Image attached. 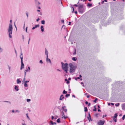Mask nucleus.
I'll use <instances>...</instances> for the list:
<instances>
[{
  "mask_svg": "<svg viewBox=\"0 0 125 125\" xmlns=\"http://www.w3.org/2000/svg\"><path fill=\"white\" fill-rule=\"evenodd\" d=\"M12 20H10V23L9 24V28L8 29V33L9 35V37L10 38H11L12 36L11 35L12 33V31L13 30V27L12 24Z\"/></svg>",
  "mask_w": 125,
  "mask_h": 125,
  "instance_id": "1",
  "label": "nucleus"
},
{
  "mask_svg": "<svg viewBox=\"0 0 125 125\" xmlns=\"http://www.w3.org/2000/svg\"><path fill=\"white\" fill-rule=\"evenodd\" d=\"M62 64V69L66 72L67 73L68 72V64L67 63H64L62 62H61Z\"/></svg>",
  "mask_w": 125,
  "mask_h": 125,
  "instance_id": "2",
  "label": "nucleus"
},
{
  "mask_svg": "<svg viewBox=\"0 0 125 125\" xmlns=\"http://www.w3.org/2000/svg\"><path fill=\"white\" fill-rule=\"evenodd\" d=\"M69 65L70 67V73H73L75 72V70L76 68V66H74L72 63H69Z\"/></svg>",
  "mask_w": 125,
  "mask_h": 125,
  "instance_id": "3",
  "label": "nucleus"
},
{
  "mask_svg": "<svg viewBox=\"0 0 125 125\" xmlns=\"http://www.w3.org/2000/svg\"><path fill=\"white\" fill-rule=\"evenodd\" d=\"M79 6L78 8V11L81 13H82L83 12V4L80 5L79 4Z\"/></svg>",
  "mask_w": 125,
  "mask_h": 125,
  "instance_id": "4",
  "label": "nucleus"
},
{
  "mask_svg": "<svg viewBox=\"0 0 125 125\" xmlns=\"http://www.w3.org/2000/svg\"><path fill=\"white\" fill-rule=\"evenodd\" d=\"M104 122H105L104 120L103 121L100 120L99 122H97V124L98 125H103L104 124Z\"/></svg>",
  "mask_w": 125,
  "mask_h": 125,
  "instance_id": "5",
  "label": "nucleus"
},
{
  "mask_svg": "<svg viewBox=\"0 0 125 125\" xmlns=\"http://www.w3.org/2000/svg\"><path fill=\"white\" fill-rule=\"evenodd\" d=\"M88 119L89 120V122H90V121H92V120L91 118V115H90L89 112V113L88 116L87 117Z\"/></svg>",
  "mask_w": 125,
  "mask_h": 125,
  "instance_id": "6",
  "label": "nucleus"
},
{
  "mask_svg": "<svg viewBox=\"0 0 125 125\" xmlns=\"http://www.w3.org/2000/svg\"><path fill=\"white\" fill-rule=\"evenodd\" d=\"M21 65L20 69L21 70L22 69H23L24 68V65L23 62V61H21Z\"/></svg>",
  "mask_w": 125,
  "mask_h": 125,
  "instance_id": "7",
  "label": "nucleus"
},
{
  "mask_svg": "<svg viewBox=\"0 0 125 125\" xmlns=\"http://www.w3.org/2000/svg\"><path fill=\"white\" fill-rule=\"evenodd\" d=\"M23 54L22 52V51L21 52V55L20 56V57L21 59V61H23Z\"/></svg>",
  "mask_w": 125,
  "mask_h": 125,
  "instance_id": "8",
  "label": "nucleus"
},
{
  "mask_svg": "<svg viewBox=\"0 0 125 125\" xmlns=\"http://www.w3.org/2000/svg\"><path fill=\"white\" fill-rule=\"evenodd\" d=\"M39 27V25L38 24L37 25H35L34 27H32V29L33 30H34L35 28H37Z\"/></svg>",
  "mask_w": 125,
  "mask_h": 125,
  "instance_id": "9",
  "label": "nucleus"
},
{
  "mask_svg": "<svg viewBox=\"0 0 125 125\" xmlns=\"http://www.w3.org/2000/svg\"><path fill=\"white\" fill-rule=\"evenodd\" d=\"M64 98V97L63 96V95H61V96H60V100H61Z\"/></svg>",
  "mask_w": 125,
  "mask_h": 125,
  "instance_id": "10",
  "label": "nucleus"
},
{
  "mask_svg": "<svg viewBox=\"0 0 125 125\" xmlns=\"http://www.w3.org/2000/svg\"><path fill=\"white\" fill-rule=\"evenodd\" d=\"M41 31L42 32H43L44 31V28L42 25L41 26Z\"/></svg>",
  "mask_w": 125,
  "mask_h": 125,
  "instance_id": "11",
  "label": "nucleus"
},
{
  "mask_svg": "<svg viewBox=\"0 0 125 125\" xmlns=\"http://www.w3.org/2000/svg\"><path fill=\"white\" fill-rule=\"evenodd\" d=\"M46 61L48 62H49L51 64V60L49 58L47 59H46Z\"/></svg>",
  "mask_w": 125,
  "mask_h": 125,
  "instance_id": "12",
  "label": "nucleus"
},
{
  "mask_svg": "<svg viewBox=\"0 0 125 125\" xmlns=\"http://www.w3.org/2000/svg\"><path fill=\"white\" fill-rule=\"evenodd\" d=\"M122 107L123 109H125V103L122 104Z\"/></svg>",
  "mask_w": 125,
  "mask_h": 125,
  "instance_id": "13",
  "label": "nucleus"
},
{
  "mask_svg": "<svg viewBox=\"0 0 125 125\" xmlns=\"http://www.w3.org/2000/svg\"><path fill=\"white\" fill-rule=\"evenodd\" d=\"M35 3L37 5H39L40 3L37 0H35Z\"/></svg>",
  "mask_w": 125,
  "mask_h": 125,
  "instance_id": "14",
  "label": "nucleus"
},
{
  "mask_svg": "<svg viewBox=\"0 0 125 125\" xmlns=\"http://www.w3.org/2000/svg\"><path fill=\"white\" fill-rule=\"evenodd\" d=\"M50 123H51L52 125H53L54 124V125H56V122H53L51 121H50Z\"/></svg>",
  "mask_w": 125,
  "mask_h": 125,
  "instance_id": "15",
  "label": "nucleus"
},
{
  "mask_svg": "<svg viewBox=\"0 0 125 125\" xmlns=\"http://www.w3.org/2000/svg\"><path fill=\"white\" fill-rule=\"evenodd\" d=\"M14 89L17 91H18L19 90V89L18 88V86H15Z\"/></svg>",
  "mask_w": 125,
  "mask_h": 125,
  "instance_id": "16",
  "label": "nucleus"
},
{
  "mask_svg": "<svg viewBox=\"0 0 125 125\" xmlns=\"http://www.w3.org/2000/svg\"><path fill=\"white\" fill-rule=\"evenodd\" d=\"M72 59L73 60L75 61H76L77 60V58L76 57H73L72 58Z\"/></svg>",
  "mask_w": 125,
  "mask_h": 125,
  "instance_id": "17",
  "label": "nucleus"
},
{
  "mask_svg": "<svg viewBox=\"0 0 125 125\" xmlns=\"http://www.w3.org/2000/svg\"><path fill=\"white\" fill-rule=\"evenodd\" d=\"M92 4H90L89 3H88L87 4V6L88 7H91L92 6Z\"/></svg>",
  "mask_w": 125,
  "mask_h": 125,
  "instance_id": "18",
  "label": "nucleus"
},
{
  "mask_svg": "<svg viewBox=\"0 0 125 125\" xmlns=\"http://www.w3.org/2000/svg\"><path fill=\"white\" fill-rule=\"evenodd\" d=\"M17 83H20L21 82V81L20 80V79H17Z\"/></svg>",
  "mask_w": 125,
  "mask_h": 125,
  "instance_id": "19",
  "label": "nucleus"
},
{
  "mask_svg": "<svg viewBox=\"0 0 125 125\" xmlns=\"http://www.w3.org/2000/svg\"><path fill=\"white\" fill-rule=\"evenodd\" d=\"M41 23L42 24H45V21L44 20H42L41 21Z\"/></svg>",
  "mask_w": 125,
  "mask_h": 125,
  "instance_id": "20",
  "label": "nucleus"
},
{
  "mask_svg": "<svg viewBox=\"0 0 125 125\" xmlns=\"http://www.w3.org/2000/svg\"><path fill=\"white\" fill-rule=\"evenodd\" d=\"M84 111L85 112H87V111L88 109L87 107H84Z\"/></svg>",
  "mask_w": 125,
  "mask_h": 125,
  "instance_id": "21",
  "label": "nucleus"
},
{
  "mask_svg": "<svg viewBox=\"0 0 125 125\" xmlns=\"http://www.w3.org/2000/svg\"><path fill=\"white\" fill-rule=\"evenodd\" d=\"M117 114L116 113L115 114L114 116L113 117V118H116L117 117Z\"/></svg>",
  "mask_w": 125,
  "mask_h": 125,
  "instance_id": "22",
  "label": "nucleus"
},
{
  "mask_svg": "<svg viewBox=\"0 0 125 125\" xmlns=\"http://www.w3.org/2000/svg\"><path fill=\"white\" fill-rule=\"evenodd\" d=\"M98 100V99L97 98H95V100H94L93 102L94 103H96V101Z\"/></svg>",
  "mask_w": 125,
  "mask_h": 125,
  "instance_id": "23",
  "label": "nucleus"
},
{
  "mask_svg": "<svg viewBox=\"0 0 125 125\" xmlns=\"http://www.w3.org/2000/svg\"><path fill=\"white\" fill-rule=\"evenodd\" d=\"M56 122L58 123H60V118L58 119L56 121Z\"/></svg>",
  "mask_w": 125,
  "mask_h": 125,
  "instance_id": "24",
  "label": "nucleus"
},
{
  "mask_svg": "<svg viewBox=\"0 0 125 125\" xmlns=\"http://www.w3.org/2000/svg\"><path fill=\"white\" fill-rule=\"evenodd\" d=\"M63 94H66L67 93V92L65 91V90H64L63 92Z\"/></svg>",
  "mask_w": 125,
  "mask_h": 125,
  "instance_id": "25",
  "label": "nucleus"
},
{
  "mask_svg": "<svg viewBox=\"0 0 125 125\" xmlns=\"http://www.w3.org/2000/svg\"><path fill=\"white\" fill-rule=\"evenodd\" d=\"M70 95V94H67L65 95V96L66 97H68Z\"/></svg>",
  "mask_w": 125,
  "mask_h": 125,
  "instance_id": "26",
  "label": "nucleus"
},
{
  "mask_svg": "<svg viewBox=\"0 0 125 125\" xmlns=\"http://www.w3.org/2000/svg\"><path fill=\"white\" fill-rule=\"evenodd\" d=\"M119 103H117L115 104V105L116 106H118L119 105Z\"/></svg>",
  "mask_w": 125,
  "mask_h": 125,
  "instance_id": "27",
  "label": "nucleus"
},
{
  "mask_svg": "<svg viewBox=\"0 0 125 125\" xmlns=\"http://www.w3.org/2000/svg\"><path fill=\"white\" fill-rule=\"evenodd\" d=\"M113 120L115 122H116L117 121L116 120V118H113Z\"/></svg>",
  "mask_w": 125,
  "mask_h": 125,
  "instance_id": "28",
  "label": "nucleus"
},
{
  "mask_svg": "<svg viewBox=\"0 0 125 125\" xmlns=\"http://www.w3.org/2000/svg\"><path fill=\"white\" fill-rule=\"evenodd\" d=\"M24 71H25L26 72H30V71L28 69H27V68L26 69V70Z\"/></svg>",
  "mask_w": 125,
  "mask_h": 125,
  "instance_id": "29",
  "label": "nucleus"
},
{
  "mask_svg": "<svg viewBox=\"0 0 125 125\" xmlns=\"http://www.w3.org/2000/svg\"><path fill=\"white\" fill-rule=\"evenodd\" d=\"M24 86L25 87H27L28 86V84L27 83H24Z\"/></svg>",
  "mask_w": 125,
  "mask_h": 125,
  "instance_id": "30",
  "label": "nucleus"
},
{
  "mask_svg": "<svg viewBox=\"0 0 125 125\" xmlns=\"http://www.w3.org/2000/svg\"><path fill=\"white\" fill-rule=\"evenodd\" d=\"M4 102L9 103L10 104H11V102H10V101H4Z\"/></svg>",
  "mask_w": 125,
  "mask_h": 125,
  "instance_id": "31",
  "label": "nucleus"
},
{
  "mask_svg": "<svg viewBox=\"0 0 125 125\" xmlns=\"http://www.w3.org/2000/svg\"><path fill=\"white\" fill-rule=\"evenodd\" d=\"M3 51V49L0 47V52H2Z\"/></svg>",
  "mask_w": 125,
  "mask_h": 125,
  "instance_id": "32",
  "label": "nucleus"
},
{
  "mask_svg": "<svg viewBox=\"0 0 125 125\" xmlns=\"http://www.w3.org/2000/svg\"><path fill=\"white\" fill-rule=\"evenodd\" d=\"M76 49L75 48H74V52L73 53V55H75L76 54Z\"/></svg>",
  "mask_w": 125,
  "mask_h": 125,
  "instance_id": "33",
  "label": "nucleus"
},
{
  "mask_svg": "<svg viewBox=\"0 0 125 125\" xmlns=\"http://www.w3.org/2000/svg\"><path fill=\"white\" fill-rule=\"evenodd\" d=\"M125 118V115H123V116L122 117V119L123 120H124Z\"/></svg>",
  "mask_w": 125,
  "mask_h": 125,
  "instance_id": "34",
  "label": "nucleus"
},
{
  "mask_svg": "<svg viewBox=\"0 0 125 125\" xmlns=\"http://www.w3.org/2000/svg\"><path fill=\"white\" fill-rule=\"evenodd\" d=\"M45 54L46 55H48V52L47 51L46 49L45 51Z\"/></svg>",
  "mask_w": 125,
  "mask_h": 125,
  "instance_id": "35",
  "label": "nucleus"
},
{
  "mask_svg": "<svg viewBox=\"0 0 125 125\" xmlns=\"http://www.w3.org/2000/svg\"><path fill=\"white\" fill-rule=\"evenodd\" d=\"M31 99H27V102H29L31 101Z\"/></svg>",
  "mask_w": 125,
  "mask_h": 125,
  "instance_id": "36",
  "label": "nucleus"
},
{
  "mask_svg": "<svg viewBox=\"0 0 125 125\" xmlns=\"http://www.w3.org/2000/svg\"><path fill=\"white\" fill-rule=\"evenodd\" d=\"M98 114H96L95 115V116H96V117H98Z\"/></svg>",
  "mask_w": 125,
  "mask_h": 125,
  "instance_id": "37",
  "label": "nucleus"
},
{
  "mask_svg": "<svg viewBox=\"0 0 125 125\" xmlns=\"http://www.w3.org/2000/svg\"><path fill=\"white\" fill-rule=\"evenodd\" d=\"M29 82V81H25L24 82V83H28Z\"/></svg>",
  "mask_w": 125,
  "mask_h": 125,
  "instance_id": "38",
  "label": "nucleus"
},
{
  "mask_svg": "<svg viewBox=\"0 0 125 125\" xmlns=\"http://www.w3.org/2000/svg\"><path fill=\"white\" fill-rule=\"evenodd\" d=\"M39 62L40 63H41V64H42L43 63V62L42 60H40V61Z\"/></svg>",
  "mask_w": 125,
  "mask_h": 125,
  "instance_id": "39",
  "label": "nucleus"
},
{
  "mask_svg": "<svg viewBox=\"0 0 125 125\" xmlns=\"http://www.w3.org/2000/svg\"><path fill=\"white\" fill-rule=\"evenodd\" d=\"M93 111H96V108H95L94 109H93Z\"/></svg>",
  "mask_w": 125,
  "mask_h": 125,
  "instance_id": "40",
  "label": "nucleus"
},
{
  "mask_svg": "<svg viewBox=\"0 0 125 125\" xmlns=\"http://www.w3.org/2000/svg\"><path fill=\"white\" fill-rule=\"evenodd\" d=\"M62 110L63 111H65V109H64L63 107L62 106Z\"/></svg>",
  "mask_w": 125,
  "mask_h": 125,
  "instance_id": "41",
  "label": "nucleus"
},
{
  "mask_svg": "<svg viewBox=\"0 0 125 125\" xmlns=\"http://www.w3.org/2000/svg\"><path fill=\"white\" fill-rule=\"evenodd\" d=\"M85 103L86 104H88V102L87 101H86Z\"/></svg>",
  "mask_w": 125,
  "mask_h": 125,
  "instance_id": "42",
  "label": "nucleus"
},
{
  "mask_svg": "<svg viewBox=\"0 0 125 125\" xmlns=\"http://www.w3.org/2000/svg\"><path fill=\"white\" fill-rule=\"evenodd\" d=\"M26 72H25V71H24V77H25L26 75Z\"/></svg>",
  "mask_w": 125,
  "mask_h": 125,
  "instance_id": "43",
  "label": "nucleus"
},
{
  "mask_svg": "<svg viewBox=\"0 0 125 125\" xmlns=\"http://www.w3.org/2000/svg\"><path fill=\"white\" fill-rule=\"evenodd\" d=\"M40 20V19L39 18H38L36 20V21L38 22Z\"/></svg>",
  "mask_w": 125,
  "mask_h": 125,
  "instance_id": "44",
  "label": "nucleus"
},
{
  "mask_svg": "<svg viewBox=\"0 0 125 125\" xmlns=\"http://www.w3.org/2000/svg\"><path fill=\"white\" fill-rule=\"evenodd\" d=\"M110 104L112 106L114 105V104L113 103H110Z\"/></svg>",
  "mask_w": 125,
  "mask_h": 125,
  "instance_id": "45",
  "label": "nucleus"
},
{
  "mask_svg": "<svg viewBox=\"0 0 125 125\" xmlns=\"http://www.w3.org/2000/svg\"><path fill=\"white\" fill-rule=\"evenodd\" d=\"M76 6V7H78V5L76 4H75L73 5V6Z\"/></svg>",
  "mask_w": 125,
  "mask_h": 125,
  "instance_id": "46",
  "label": "nucleus"
},
{
  "mask_svg": "<svg viewBox=\"0 0 125 125\" xmlns=\"http://www.w3.org/2000/svg\"><path fill=\"white\" fill-rule=\"evenodd\" d=\"M27 27L26 28V30H25L26 31V32H27V33L28 32L27 31Z\"/></svg>",
  "mask_w": 125,
  "mask_h": 125,
  "instance_id": "47",
  "label": "nucleus"
},
{
  "mask_svg": "<svg viewBox=\"0 0 125 125\" xmlns=\"http://www.w3.org/2000/svg\"><path fill=\"white\" fill-rule=\"evenodd\" d=\"M22 38L23 41L24 39V36L23 35H22Z\"/></svg>",
  "mask_w": 125,
  "mask_h": 125,
  "instance_id": "48",
  "label": "nucleus"
},
{
  "mask_svg": "<svg viewBox=\"0 0 125 125\" xmlns=\"http://www.w3.org/2000/svg\"><path fill=\"white\" fill-rule=\"evenodd\" d=\"M64 115V113L63 111L62 112V115L63 116H62V118H63V116Z\"/></svg>",
  "mask_w": 125,
  "mask_h": 125,
  "instance_id": "49",
  "label": "nucleus"
},
{
  "mask_svg": "<svg viewBox=\"0 0 125 125\" xmlns=\"http://www.w3.org/2000/svg\"><path fill=\"white\" fill-rule=\"evenodd\" d=\"M91 104L90 103H88V105L89 106H90V105Z\"/></svg>",
  "mask_w": 125,
  "mask_h": 125,
  "instance_id": "50",
  "label": "nucleus"
},
{
  "mask_svg": "<svg viewBox=\"0 0 125 125\" xmlns=\"http://www.w3.org/2000/svg\"><path fill=\"white\" fill-rule=\"evenodd\" d=\"M106 115H104L103 116V118H104V117H106Z\"/></svg>",
  "mask_w": 125,
  "mask_h": 125,
  "instance_id": "51",
  "label": "nucleus"
},
{
  "mask_svg": "<svg viewBox=\"0 0 125 125\" xmlns=\"http://www.w3.org/2000/svg\"><path fill=\"white\" fill-rule=\"evenodd\" d=\"M54 118L53 116H52V119L53 120L54 119Z\"/></svg>",
  "mask_w": 125,
  "mask_h": 125,
  "instance_id": "52",
  "label": "nucleus"
},
{
  "mask_svg": "<svg viewBox=\"0 0 125 125\" xmlns=\"http://www.w3.org/2000/svg\"><path fill=\"white\" fill-rule=\"evenodd\" d=\"M16 112H18V113H19V110H16Z\"/></svg>",
  "mask_w": 125,
  "mask_h": 125,
  "instance_id": "53",
  "label": "nucleus"
},
{
  "mask_svg": "<svg viewBox=\"0 0 125 125\" xmlns=\"http://www.w3.org/2000/svg\"><path fill=\"white\" fill-rule=\"evenodd\" d=\"M71 22H70V21L69 22V24H68V25H71Z\"/></svg>",
  "mask_w": 125,
  "mask_h": 125,
  "instance_id": "54",
  "label": "nucleus"
},
{
  "mask_svg": "<svg viewBox=\"0 0 125 125\" xmlns=\"http://www.w3.org/2000/svg\"><path fill=\"white\" fill-rule=\"evenodd\" d=\"M47 55L46 59H47L49 58H48V55Z\"/></svg>",
  "mask_w": 125,
  "mask_h": 125,
  "instance_id": "55",
  "label": "nucleus"
},
{
  "mask_svg": "<svg viewBox=\"0 0 125 125\" xmlns=\"http://www.w3.org/2000/svg\"><path fill=\"white\" fill-rule=\"evenodd\" d=\"M69 83H70L69 82V81H68V80L67 81V84H69Z\"/></svg>",
  "mask_w": 125,
  "mask_h": 125,
  "instance_id": "56",
  "label": "nucleus"
},
{
  "mask_svg": "<svg viewBox=\"0 0 125 125\" xmlns=\"http://www.w3.org/2000/svg\"><path fill=\"white\" fill-rule=\"evenodd\" d=\"M25 77H24V78H23V81H25Z\"/></svg>",
  "mask_w": 125,
  "mask_h": 125,
  "instance_id": "57",
  "label": "nucleus"
},
{
  "mask_svg": "<svg viewBox=\"0 0 125 125\" xmlns=\"http://www.w3.org/2000/svg\"><path fill=\"white\" fill-rule=\"evenodd\" d=\"M28 69L29 70H30V67L29 66L28 67Z\"/></svg>",
  "mask_w": 125,
  "mask_h": 125,
  "instance_id": "58",
  "label": "nucleus"
},
{
  "mask_svg": "<svg viewBox=\"0 0 125 125\" xmlns=\"http://www.w3.org/2000/svg\"><path fill=\"white\" fill-rule=\"evenodd\" d=\"M74 12L76 14H77V11H75Z\"/></svg>",
  "mask_w": 125,
  "mask_h": 125,
  "instance_id": "59",
  "label": "nucleus"
},
{
  "mask_svg": "<svg viewBox=\"0 0 125 125\" xmlns=\"http://www.w3.org/2000/svg\"><path fill=\"white\" fill-rule=\"evenodd\" d=\"M26 15H27V17H28V14L27 13H26Z\"/></svg>",
  "mask_w": 125,
  "mask_h": 125,
  "instance_id": "60",
  "label": "nucleus"
},
{
  "mask_svg": "<svg viewBox=\"0 0 125 125\" xmlns=\"http://www.w3.org/2000/svg\"><path fill=\"white\" fill-rule=\"evenodd\" d=\"M90 97V95H87V98H89Z\"/></svg>",
  "mask_w": 125,
  "mask_h": 125,
  "instance_id": "61",
  "label": "nucleus"
},
{
  "mask_svg": "<svg viewBox=\"0 0 125 125\" xmlns=\"http://www.w3.org/2000/svg\"><path fill=\"white\" fill-rule=\"evenodd\" d=\"M104 0H103L102 1V2H101V3L102 4H103L104 3Z\"/></svg>",
  "mask_w": 125,
  "mask_h": 125,
  "instance_id": "62",
  "label": "nucleus"
},
{
  "mask_svg": "<svg viewBox=\"0 0 125 125\" xmlns=\"http://www.w3.org/2000/svg\"><path fill=\"white\" fill-rule=\"evenodd\" d=\"M65 112H66L67 111V109H65V111H64Z\"/></svg>",
  "mask_w": 125,
  "mask_h": 125,
  "instance_id": "63",
  "label": "nucleus"
},
{
  "mask_svg": "<svg viewBox=\"0 0 125 125\" xmlns=\"http://www.w3.org/2000/svg\"><path fill=\"white\" fill-rule=\"evenodd\" d=\"M22 125H25L26 124L25 123H22Z\"/></svg>",
  "mask_w": 125,
  "mask_h": 125,
  "instance_id": "64",
  "label": "nucleus"
}]
</instances>
